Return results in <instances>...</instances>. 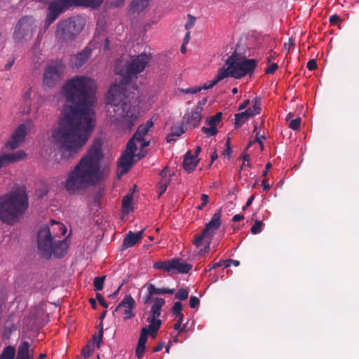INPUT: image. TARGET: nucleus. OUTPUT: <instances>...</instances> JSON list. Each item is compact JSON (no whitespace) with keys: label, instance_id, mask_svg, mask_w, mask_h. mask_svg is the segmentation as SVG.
<instances>
[{"label":"nucleus","instance_id":"1","mask_svg":"<svg viewBox=\"0 0 359 359\" xmlns=\"http://www.w3.org/2000/svg\"><path fill=\"white\" fill-rule=\"evenodd\" d=\"M94 91H62L67 105L53 134L55 145L63 156L77 154L88 142L95 126Z\"/></svg>","mask_w":359,"mask_h":359},{"label":"nucleus","instance_id":"2","mask_svg":"<svg viewBox=\"0 0 359 359\" xmlns=\"http://www.w3.org/2000/svg\"><path fill=\"white\" fill-rule=\"evenodd\" d=\"M103 143L95 139L86 154L67 175L65 189L70 194H78L88 187L104 181L108 175L105 169H101L104 159Z\"/></svg>","mask_w":359,"mask_h":359},{"label":"nucleus","instance_id":"3","mask_svg":"<svg viewBox=\"0 0 359 359\" xmlns=\"http://www.w3.org/2000/svg\"><path fill=\"white\" fill-rule=\"evenodd\" d=\"M148 98L140 91H107L105 102L108 113L117 116L115 123L125 132H130L140 116V109L148 107Z\"/></svg>","mask_w":359,"mask_h":359},{"label":"nucleus","instance_id":"4","mask_svg":"<svg viewBox=\"0 0 359 359\" xmlns=\"http://www.w3.org/2000/svg\"><path fill=\"white\" fill-rule=\"evenodd\" d=\"M227 67H222L219 69L215 77L208 81L200 86L188 88L186 90H209L217 84L227 82L230 79H241L248 74L251 75L258 64V60L255 59H243L241 56L233 53L225 61Z\"/></svg>","mask_w":359,"mask_h":359},{"label":"nucleus","instance_id":"5","mask_svg":"<svg viewBox=\"0 0 359 359\" xmlns=\"http://www.w3.org/2000/svg\"><path fill=\"white\" fill-rule=\"evenodd\" d=\"M51 229L46 224L41 226L37 234V248L40 255L48 259L52 255L60 258L64 257L69 247L67 238L62 241L57 240V233H55L56 229L60 231L62 236H65L67 232V228L60 222L51 220Z\"/></svg>","mask_w":359,"mask_h":359},{"label":"nucleus","instance_id":"6","mask_svg":"<svg viewBox=\"0 0 359 359\" xmlns=\"http://www.w3.org/2000/svg\"><path fill=\"white\" fill-rule=\"evenodd\" d=\"M29 206L25 191L17 189L0 196V220L6 224L13 225L22 217Z\"/></svg>","mask_w":359,"mask_h":359},{"label":"nucleus","instance_id":"7","mask_svg":"<svg viewBox=\"0 0 359 359\" xmlns=\"http://www.w3.org/2000/svg\"><path fill=\"white\" fill-rule=\"evenodd\" d=\"M102 4L95 0H54L50 1L47 8L44 27L48 29L58 17L71 7L84 6L97 8Z\"/></svg>","mask_w":359,"mask_h":359},{"label":"nucleus","instance_id":"8","mask_svg":"<svg viewBox=\"0 0 359 359\" xmlns=\"http://www.w3.org/2000/svg\"><path fill=\"white\" fill-rule=\"evenodd\" d=\"M86 25V19L75 15L60 21L57 24L55 38L62 42H70L76 39Z\"/></svg>","mask_w":359,"mask_h":359},{"label":"nucleus","instance_id":"9","mask_svg":"<svg viewBox=\"0 0 359 359\" xmlns=\"http://www.w3.org/2000/svg\"><path fill=\"white\" fill-rule=\"evenodd\" d=\"M150 60V54L142 53L132 57L120 72V75L122 76L121 85H128L134 77L136 78L137 74L144 70Z\"/></svg>","mask_w":359,"mask_h":359},{"label":"nucleus","instance_id":"10","mask_svg":"<svg viewBox=\"0 0 359 359\" xmlns=\"http://www.w3.org/2000/svg\"><path fill=\"white\" fill-rule=\"evenodd\" d=\"M37 25L32 16L22 17L17 22L13 32V39L17 43L30 40L36 32Z\"/></svg>","mask_w":359,"mask_h":359},{"label":"nucleus","instance_id":"11","mask_svg":"<svg viewBox=\"0 0 359 359\" xmlns=\"http://www.w3.org/2000/svg\"><path fill=\"white\" fill-rule=\"evenodd\" d=\"M64 69L65 65L61 62L56 61L48 64L43 72V84L48 88L55 87L60 80Z\"/></svg>","mask_w":359,"mask_h":359},{"label":"nucleus","instance_id":"12","mask_svg":"<svg viewBox=\"0 0 359 359\" xmlns=\"http://www.w3.org/2000/svg\"><path fill=\"white\" fill-rule=\"evenodd\" d=\"M96 81L87 76H76L67 80L61 90H96Z\"/></svg>","mask_w":359,"mask_h":359},{"label":"nucleus","instance_id":"13","mask_svg":"<svg viewBox=\"0 0 359 359\" xmlns=\"http://www.w3.org/2000/svg\"><path fill=\"white\" fill-rule=\"evenodd\" d=\"M27 127L25 124H20L12 135L11 140L5 144V147L10 149H15L24 142L27 135Z\"/></svg>","mask_w":359,"mask_h":359},{"label":"nucleus","instance_id":"14","mask_svg":"<svg viewBox=\"0 0 359 359\" xmlns=\"http://www.w3.org/2000/svg\"><path fill=\"white\" fill-rule=\"evenodd\" d=\"M135 305V300L131 295H126L116 308L115 311L123 315L125 320H128L134 316L133 309Z\"/></svg>","mask_w":359,"mask_h":359},{"label":"nucleus","instance_id":"15","mask_svg":"<svg viewBox=\"0 0 359 359\" xmlns=\"http://www.w3.org/2000/svg\"><path fill=\"white\" fill-rule=\"evenodd\" d=\"M92 54V49L86 46L82 51L72 55L70 57V65L74 69H79L89 60Z\"/></svg>","mask_w":359,"mask_h":359},{"label":"nucleus","instance_id":"16","mask_svg":"<svg viewBox=\"0 0 359 359\" xmlns=\"http://www.w3.org/2000/svg\"><path fill=\"white\" fill-rule=\"evenodd\" d=\"M201 118V112L194 108L186 112L182 118V125L186 126L187 128H195L199 126Z\"/></svg>","mask_w":359,"mask_h":359},{"label":"nucleus","instance_id":"17","mask_svg":"<svg viewBox=\"0 0 359 359\" xmlns=\"http://www.w3.org/2000/svg\"><path fill=\"white\" fill-rule=\"evenodd\" d=\"M145 287H147V293L142 298L144 304H148L152 299V297L155 294H172L175 292L174 288H157L153 284H147L145 285Z\"/></svg>","mask_w":359,"mask_h":359},{"label":"nucleus","instance_id":"18","mask_svg":"<svg viewBox=\"0 0 359 359\" xmlns=\"http://www.w3.org/2000/svg\"><path fill=\"white\" fill-rule=\"evenodd\" d=\"M221 217L222 210L220 208L215 212V213L212 215L210 221L206 224L205 228L203 229L204 233H207L212 238L215 231L220 227L222 224Z\"/></svg>","mask_w":359,"mask_h":359},{"label":"nucleus","instance_id":"19","mask_svg":"<svg viewBox=\"0 0 359 359\" xmlns=\"http://www.w3.org/2000/svg\"><path fill=\"white\" fill-rule=\"evenodd\" d=\"M144 231V229H142L137 233H134L132 231H128L123 241L121 250H125L129 248H132L139 243L143 237Z\"/></svg>","mask_w":359,"mask_h":359},{"label":"nucleus","instance_id":"20","mask_svg":"<svg viewBox=\"0 0 359 359\" xmlns=\"http://www.w3.org/2000/svg\"><path fill=\"white\" fill-rule=\"evenodd\" d=\"M135 156L123 153L118 159V166L121 175L126 174L133 164Z\"/></svg>","mask_w":359,"mask_h":359},{"label":"nucleus","instance_id":"21","mask_svg":"<svg viewBox=\"0 0 359 359\" xmlns=\"http://www.w3.org/2000/svg\"><path fill=\"white\" fill-rule=\"evenodd\" d=\"M199 161V158H196L192 156L191 151H188L184 156L182 163L183 168L185 171H187L188 173H190L195 170Z\"/></svg>","mask_w":359,"mask_h":359},{"label":"nucleus","instance_id":"22","mask_svg":"<svg viewBox=\"0 0 359 359\" xmlns=\"http://www.w3.org/2000/svg\"><path fill=\"white\" fill-rule=\"evenodd\" d=\"M191 269V264L184 263L180 258L171 259V271H175L178 273H187Z\"/></svg>","mask_w":359,"mask_h":359},{"label":"nucleus","instance_id":"23","mask_svg":"<svg viewBox=\"0 0 359 359\" xmlns=\"http://www.w3.org/2000/svg\"><path fill=\"white\" fill-rule=\"evenodd\" d=\"M147 333L145 328H142L140 331V338L138 339L137 345L136 347L135 353L137 357L140 359L143 356L145 348L146 343L147 341Z\"/></svg>","mask_w":359,"mask_h":359},{"label":"nucleus","instance_id":"24","mask_svg":"<svg viewBox=\"0 0 359 359\" xmlns=\"http://www.w3.org/2000/svg\"><path fill=\"white\" fill-rule=\"evenodd\" d=\"M154 123L151 120L147 121L145 124L140 125L135 133L133 135L137 142L143 141V138L148 133L149 129L153 126Z\"/></svg>","mask_w":359,"mask_h":359},{"label":"nucleus","instance_id":"25","mask_svg":"<svg viewBox=\"0 0 359 359\" xmlns=\"http://www.w3.org/2000/svg\"><path fill=\"white\" fill-rule=\"evenodd\" d=\"M165 300L161 297H156L153 299L152 304L149 314L151 316H156L160 317L161 314V309L163 306L165 304Z\"/></svg>","mask_w":359,"mask_h":359},{"label":"nucleus","instance_id":"26","mask_svg":"<svg viewBox=\"0 0 359 359\" xmlns=\"http://www.w3.org/2000/svg\"><path fill=\"white\" fill-rule=\"evenodd\" d=\"M16 359H32L29 355V344L23 341L18 347Z\"/></svg>","mask_w":359,"mask_h":359},{"label":"nucleus","instance_id":"27","mask_svg":"<svg viewBox=\"0 0 359 359\" xmlns=\"http://www.w3.org/2000/svg\"><path fill=\"white\" fill-rule=\"evenodd\" d=\"M4 155L8 164L18 162L24 159L26 156L25 152L22 150H19L11 154H4Z\"/></svg>","mask_w":359,"mask_h":359},{"label":"nucleus","instance_id":"28","mask_svg":"<svg viewBox=\"0 0 359 359\" xmlns=\"http://www.w3.org/2000/svg\"><path fill=\"white\" fill-rule=\"evenodd\" d=\"M151 0H133L130 4V10L133 13H140L147 7Z\"/></svg>","mask_w":359,"mask_h":359},{"label":"nucleus","instance_id":"29","mask_svg":"<svg viewBox=\"0 0 359 359\" xmlns=\"http://www.w3.org/2000/svg\"><path fill=\"white\" fill-rule=\"evenodd\" d=\"M205 241V242L208 243V248H210V245L212 242V238L209 236L207 233H204L203 230L200 233L196 234L194 236V244L198 248L202 245V241Z\"/></svg>","mask_w":359,"mask_h":359},{"label":"nucleus","instance_id":"30","mask_svg":"<svg viewBox=\"0 0 359 359\" xmlns=\"http://www.w3.org/2000/svg\"><path fill=\"white\" fill-rule=\"evenodd\" d=\"M15 355V349L13 346H7L4 348L0 354V359H14Z\"/></svg>","mask_w":359,"mask_h":359},{"label":"nucleus","instance_id":"31","mask_svg":"<svg viewBox=\"0 0 359 359\" xmlns=\"http://www.w3.org/2000/svg\"><path fill=\"white\" fill-rule=\"evenodd\" d=\"M147 322L149 323V325L146 327H161L162 325L161 320L159 319L158 316H151L149 314L147 318Z\"/></svg>","mask_w":359,"mask_h":359},{"label":"nucleus","instance_id":"32","mask_svg":"<svg viewBox=\"0 0 359 359\" xmlns=\"http://www.w3.org/2000/svg\"><path fill=\"white\" fill-rule=\"evenodd\" d=\"M156 269H163L165 271L171 272V259L164 262H156L154 263Z\"/></svg>","mask_w":359,"mask_h":359},{"label":"nucleus","instance_id":"33","mask_svg":"<svg viewBox=\"0 0 359 359\" xmlns=\"http://www.w3.org/2000/svg\"><path fill=\"white\" fill-rule=\"evenodd\" d=\"M248 118V114L244 111L236 114L235 115V128H238L241 126Z\"/></svg>","mask_w":359,"mask_h":359},{"label":"nucleus","instance_id":"34","mask_svg":"<svg viewBox=\"0 0 359 359\" xmlns=\"http://www.w3.org/2000/svg\"><path fill=\"white\" fill-rule=\"evenodd\" d=\"M100 330L97 334H93V341L94 344L96 345V347L99 348L101 346V343L103 337V328H102V323H100L99 325Z\"/></svg>","mask_w":359,"mask_h":359},{"label":"nucleus","instance_id":"35","mask_svg":"<svg viewBox=\"0 0 359 359\" xmlns=\"http://www.w3.org/2000/svg\"><path fill=\"white\" fill-rule=\"evenodd\" d=\"M136 139L134 138V135L133 137L128 142L126 150L124 153H128L129 154L135 156V152L137 149L136 144H135Z\"/></svg>","mask_w":359,"mask_h":359},{"label":"nucleus","instance_id":"36","mask_svg":"<svg viewBox=\"0 0 359 359\" xmlns=\"http://www.w3.org/2000/svg\"><path fill=\"white\" fill-rule=\"evenodd\" d=\"M106 276H97L95 277L93 280V285L95 287V290L96 291H100L103 289L104 283L105 280Z\"/></svg>","mask_w":359,"mask_h":359},{"label":"nucleus","instance_id":"37","mask_svg":"<svg viewBox=\"0 0 359 359\" xmlns=\"http://www.w3.org/2000/svg\"><path fill=\"white\" fill-rule=\"evenodd\" d=\"M170 182V178H163L161 179L158 184V188H159V194L158 196H161L167 189V187L168 184Z\"/></svg>","mask_w":359,"mask_h":359},{"label":"nucleus","instance_id":"38","mask_svg":"<svg viewBox=\"0 0 359 359\" xmlns=\"http://www.w3.org/2000/svg\"><path fill=\"white\" fill-rule=\"evenodd\" d=\"M201 131L205 133L207 137H212L217 134L218 130L215 126L209 125V127H203Z\"/></svg>","mask_w":359,"mask_h":359},{"label":"nucleus","instance_id":"39","mask_svg":"<svg viewBox=\"0 0 359 359\" xmlns=\"http://www.w3.org/2000/svg\"><path fill=\"white\" fill-rule=\"evenodd\" d=\"M189 291L184 288H180L175 294V298L179 300H185L188 298Z\"/></svg>","mask_w":359,"mask_h":359},{"label":"nucleus","instance_id":"40","mask_svg":"<svg viewBox=\"0 0 359 359\" xmlns=\"http://www.w3.org/2000/svg\"><path fill=\"white\" fill-rule=\"evenodd\" d=\"M185 126L182 125H177L174 126L171 128V133L172 136L175 137H180L182 134L184 133V127Z\"/></svg>","mask_w":359,"mask_h":359},{"label":"nucleus","instance_id":"41","mask_svg":"<svg viewBox=\"0 0 359 359\" xmlns=\"http://www.w3.org/2000/svg\"><path fill=\"white\" fill-rule=\"evenodd\" d=\"M94 350V344H87L83 348L81 354L84 358H88L90 356Z\"/></svg>","mask_w":359,"mask_h":359},{"label":"nucleus","instance_id":"42","mask_svg":"<svg viewBox=\"0 0 359 359\" xmlns=\"http://www.w3.org/2000/svg\"><path fill=\"white\" fill-rule=\"evenodd\" d=\"M222 112H217L215 115L210 118L208 124L215 126V127H217V123H219L222 120Z\"/></svg>","mask_w":359,"mask_h":359},{"label":"nucleus","instance_id":"43","mask_svg":"<svg viewBox=\"0 0 359 359\" xmlns=\"http://www.w3.org/2000/svg\"><path fill=\"white\" fill-rule=\"evenodd\" d=\"M262 222L260 220H255V224L252 226L250 229V232L252 234H257L262 231Z\"/></svg>","mask_w":359,"mask_h":359},{"label":"nucleus","instance_id":"44","mask_svg":"<svg viewBox=\"0 0 359 359\" xmlns=\"http://www.w3.org/2000/svg\"><path fill=\"white\" fill-rule=\"evenodd\" d=\"M182 304L180 302H177L174 304L171 312L175 316H180L182 314Z\"/></svg>","mask_w":359,"mask_h":359},{"label":"nucleus","instance_id":"45","mask_svg":"<svg viewBox=\"0 0 359 359\" xmlns=\"http://www.w3.org/2000/svg\"><path fill=\"white\" fill-rule=\"evenodd\" d=\"M301 121L302 118L300 117L291 119L289 122V128L294 130H298L300 127Z\"/></svg>","mask_w":359,"mask_h":359},{"label":"nucleus","instance_id":"46","mask_svg":"<svg viewBox=\"0 0 359 359\" xmlns=\"http://www.w3.org/2000/svg\"><path fill=\"white\" fill-rule=\"evenodd\" d=\"M196 21V18L194 16L189 14L187 15V22H186V24L184 25L185 29L187 30H189V29H191L194 27Z\"/></svg>","mask_w":359,"mask_h":359},{"label":"nucleus","instance_id":"47","mask_svg":"<svg viewBox=\"0 0 359 359\" xmlns=\"http://www.w3.org/2000/svg\"><path fill=\"white\" fill-rule=\"evenodd\" d=\"M133 196L131 195H126L122 200V207L123 208L130 209L131 208V203Z\"/></svg>","mask_w":359,"mask_h":359},{"label":"nucleus","instance_id":"48","mask_svg":"<svg viewBox=\"0 0 359 359\" xmlns=\"http://www.w3.org/2000/svg\"><path fill=\"white\" fill-rule=\"evenodd\" d=\"M146 329L147 335H150L152 338H156L158 330L161 327H144Z\"/></svg>","mask_w":359,"mask_h":359},{"label":"nucleus","instance_id":"49","mask_svg":"<svg viewBox=\"0 0 359 359\" xmlns=\"http://www.w3.org/2000/svg\"><path fill=\"white\" fill-rule=\"evenodd\" d=\"M260 109H259L258 107H255V109H252V108H248L244 112L248 114V117H252V116H254L260 113Z\"/></svg>","mask_w":359,"mask_h":359},{"label":"nucleus","instance_id":"50","mask_svg":"<svg viewBox=\"0 0 359 359\" xmlns=\"http://www.w3.org/2000/svg\"><path fill=\"white\" fill-rule=\"evenodd\" d=\"M200 301L197 297L191 296L189 299V306L192 309H195L199 306Z\"/></svg>","mask_w":359,"mask_h":359},{"label":"nucleus","instance_id":"51","mask_svg":"<svg viewBox=\"0 0 359 359\" xmlns=\"http://www.w3.org/2000/svg\"><path fill=\"white\" fill-rule=\"evenodd\" d=\"M226 149L224 150L222 154L224 156H227L229 158L230 157V155L232 152V149L230 145V138L228 137L226 142Z\"/></svg>","mask_w":359,"mask_h":359},{"label":"nucleus","instance_id":"52","mask_svg":"<svg viewBox=\"0 0 359 359\" xmlns=\"http://www.w3.org/2000/svg\"><path fill=\"white\" fill-rule=\"evenodd\" d=\"M278 67V66L276 63H273L265 69L264 72L267 74H273Z\"/></svg>","mask_w":359,"mask_h":359},{"label":"nucleus","instance_id":"53","mask_svg":"<svg viewBox=\"0 0 359 359\" xmlns=\"http://www.w3.org/2000/svg\"><path fill=\"white\" fill-rule=\"evenodd\" d=\"M341 21V18L339 15L334 14L330 17L329 22L332 25H336Z\"/></svg>","mask_w":359,"mask_h":359},{"label":"nucleus","instance_id":"54","mask_svg":"<svg viewBox=\"0 0 359 359\" xmlns=\"http://www.w3.org/2000/svg\"><path fill=\"white\" fill-rule=\"evenodd\" d=\"M309 70L313 71L317 68V62L314 59L309 60L306 64Z\"/></svg>","mask_w":359,"mask_h":359},{"label":"nucleus","instance_id":"55","mask_svg":"<svg viewBox=\"0 0 359 359\" xmlns=\"http://www.w3.org/2000/svg\"><path fill=\"white\" fill-rule=\"evenodd\" d=\"M207 102V97L203 98L201 101H199L196 106L195 109L200 112H202L203 110V107Z\"/></svg>","mask_w":359,"mask_h":359},{"label":"nucleus","instance_id":"56","mask_svg":"<svg viewBox=\"0 0 359 359\" xmlns=\"http://www.w3.org/2000/svg\"><path fill=\"white\" fill-rule=\"evenodd\" d=\"M96 299L99 302L100 304L102 306H103L104 308H106V309L108 307V304H107V302H105L104 299L103 298V297L102 296L101 294L97 293Z\"/></svg>","mask_w":359,"mask_h":359},{"label":"nucleus","instance_id":"57","mask_svg":"<svg viewBox=\"0 0 359 359\" xmlns=\"http://www.w3.org/2000/svg\"><path fill=\"white\" fill-rule=\"evenodd\" d=\"M125 0H111L110 6L113 8L121 7L124 4Z\"/></svg>","mask_w":359,"mask_h":359},{"label":"nucleus","instance_id":"58","mask_svg":"<svg viewBox=\"0 0 359 359\" xmlns=\"http://www.w3.org/2000/svg\"><path fill=\"white\" fill-rule=\"evenodd\" d=\"M226 262L224 266V268H227V267L230 266L231 264H233L235 266H238L240 265V262L238 260L229 259L226 260Z\"/></svg>","mask_w":359,"mask_h":359},{"label":"nucleus","instance_id":"59","mask_svg":"<svg viewBox=\"0 0 359 359\" xmlns=\"http://www.w3.org/2000/svg\"><path fill=\"white\" fill-rule=\"evenodd\" d=\"M8 165L4 154H0V169Z\"/></svg>","mask_w":359,"mask_h":359},{"label":"nucleus","instance_id":"60","mask_svg":"<svg viewBox=\"0 0 359 359\" xmlns=\"http://www.w3.org/2000/svg\"><path fill=\"white\" fill-rule=\"evenodd\" d=\"M226 262V260H220L219 262H218L217 263H214L211 266V269H216V268H218L222 266H225Z\"/></svg>","mask_w":359,"mask_h":359},{"label":"nucleus","instance_id":"61","mask_svg":"<svg viewBox=\"0 0 359 359\" xmlns=\"http://www.w3.org/2000/svg\"><path fill=\"white\" fill-rule=\"evenodd\" d=\"M241 158H242L243 159V161H244L243 164H242V165L241 166V169H242L243 167L245 165V161H249L250 156L244 151L241 155Z\"/></svg>","mask_w":359,"mask_h":359},{"label":"nucleus","instance_id":"62","mask_svg":"<svg viewBox=\"0 0 359 359\" xmlns=\"http://www.w3.org/2000/svg\"><path fill=\"white\" fill-rule=\"evenodd\" d=\"M168 172V168L165 167L160 172V176L161 177V179L163 178H170V177H167V174Z\"/></svg>","mask_w":359,"mask_h":359},{"label":"nucleus","instance_id":"63","mask_svg":"<svg viewBox=\"0 0 359 359\" xmlns=\"http://www.w3.org/2000/svg\"><path fill=\"white\" fill-rule=\"evenodd\" d=\"M262 187H263V189L264 190H267V189H270L271 186L268 183V179L267 178H264L262 180Z\"/></svg>","mask_w":359,"mask_h":359},{"label":"nucleus","instance_id":"64","mask_svg":"<svg viewBox=\"0 0 359 359\" xmlns=\"http://www.w3.org/2000/svg\"><path fill=\"white\" fill-rule=\"evenodd\" d=\"M201 201H202V203H203V205H207L209 202V197L207 194H203L201 195Z\"/></svg>","mask_w":359,"mask_h":359}]
</instances>
